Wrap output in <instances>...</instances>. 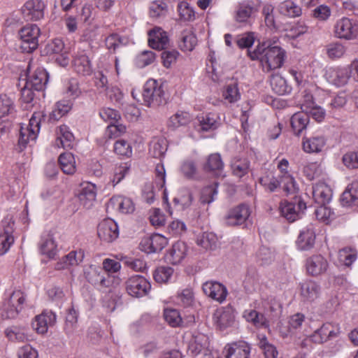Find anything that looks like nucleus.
<instances>
[{
    "label": "nucleus",
    "mask_w": 358,
    "mask_h": 358,
    "mask_svg": "<svg viewBox=\"0 0 358 358\" xmlns=\"http://www.w3.org/2000/svg\"><path fill=\"white\" fill-rule=\"evenodd\" d=\"M197 43L196 35L191 30H184L181 33L180 48L183 51H192Z\"/></svg>",
    "instance_id": "nucleus-58"
},
{
    "label": "nucleus",
    "mask_w": 358,
    "mask_h": 358,
    "mask_svg": "<svg viewBox=\"0 0 358 358\" xmlns=\"http://www.w3.org/2000/svg\"><path fill=\"white\" fill-rule=\"evenodd\" d=\"M15 111L14 100L7 94H0V119L13 115Z\"/></svg>",
    "instance_id": "nucleus-50"
},
{
    "label": "nucleus",
    "mask_w": 358,
    "mask_h": 358,
    "mask_svg": "<svg viewBox=\"0 0 358 358\" xmlns=\"http://www.w3.org/2000/svg\"><path fill=\"white\" fill-rule=\"evenodd\" d=\"M74 136L66 125H62L59 128L57 137L55 141V146L70 149L73 146Z\"/></svg>",
    "instance_id": "nucleus-38"
},
{
    "label": "nucleus",
    "mask_w": 358,
    "mask_h": 358,
    "mask_svg": "<svg viewBox=\"0 0 358 358\" xmlns=\"http://www.w3.org/2000/svg\"><path fill=\"white\" fill-rule=\"evenodd\" d=\"M72 106L73 103L69 100H62L57 102L50 114V117L55 120H59L71 110Z\"/></svg>",
    "instance_id": "nucleus-59"
},
{
    "label": "nucleus",
    "mask_w": 358,
    "mask_h": 358,
    "mask_svg": "<svg viewBox=\"0 0 358 358\" xmlns=\"http://www.w3.org/2000/svg\"><path fill=\"white\" fill-rule=\"evenodd\" d=\"M257 11L252 1H243L237 5L234 18L236 22L245 23L249 21L252 15Z\"/></svg>",
    "instance_id": "nucleus-32"
},
{
    "label": "nucleus",
    "mask_w": 358,
    "mask_h": 358,
    "mask_svg": "<svg viewBox=\"0 0 358 358\" xmlns=\"http://www.w3.org/2000/svg\"><path fill=\"white\" fill-rule=\"evenodd\" d=\"M208 338L202 334H198L193 336L188 345V351L197 355L201 353L207 346Z\"/></svg>",
    "instance_id": "nucleus-48"
},
{
    "label": "nucleus",
    "mask_w": 358,
    "mask_h": 358,
    "mask_svg": "<svg viewBox=\"0 0 358 358\" xmlns=\"http://www.w3.org/2000/svg\"><path fill=\"white\" fill-rule=\"evenodd\" d=\"M47 55L51 56L52 59L61 66H67L69 64V57L68 52L65 50L64 43L60 38H55L50 43H48L45 48Z\"/></svg>",
    "instance_id": "nucleus-8"
},
{
    "label": "nucleus",
    "mask_w": 358,
    "mask_h": 358,
    "mask_svg": "<svg viewBox=\"0 0 358 358\" xmlns=\"http://www.w3.org/2000/svg\"><path fill=\"white\" fill-rule=\"evenodd\" d=\"M2 227L3 231L0 233V256L8 252L14 243V222L10 220H3Z\"/></svg>",
    "instance_id": "nucleus-23"
},
{
    "label": "nucleus",
    "mask_w": 358,
    "mask_h": 358,
    "mask_svg": "<svg viewBox=\"0 0 358 358\" xmlns=\"http://www.w3.org/2000/svg\"><path fill=\"white\" fill-rule=\"evenodd\" d=\"M21 40L20 47L23 52H31L38 45L40 29L36 24H27L23 27L18 33Z\"/></svg>",
    "instance_id": "nucleus-4"
},
{
    "label": "nucleus",
    "mask_w": 358,
    "mask_h": 358,
    "mask_svg": "<svg viewBox=\"0 0 358 358\" xmlns=\"http://www.w3.org/2000/svg\"><path fill=\"white\" fill-rule=\"evenodd\" d=\"M316 234L313 224H309L300 230L295 241L296 248L299 251H308L315 244Z\"/></svg>",
    "instance_id": "nucleus-11"
},
{
    "label": "nucleus",
    "mask_w": 358,
    "mask_h": 358,
    "mask_svg": "<svg viewBox=\"0 0 358 358\" xmlns=\"http://www.w3.org/2000/svg\"><path fill=\"white\" fill-rule=\"evenodd\" d=\"M357 258V251L355 248L346 247L338 251V261L340 264L351 266Z\"/></svg>",
    "instance_id": "nucleus-49"
},
{
    "label": "nucleus",
    "mask_w": 358,
    "mask_h": 358,
    "mask_svg": "<svg viewBox=\"0 0 358 358\" xmlns=\"http://www.w3.org/2000/svg\"><path fill=\"white\" fill-rule=\"evenodd\" d=\"M97 234L103 242H113L119 236V227L117 222L111 218L103 219L97 227Z\"/></svg>",
    "instance_id": "nucleus-10"
},
{
    "label": "nucleus",
    "mask_w": 358,
    "mask_h": 358,
    "mask_svg": "<svg viewBox=\"0 0 358 358\" xmlns=\"http://www.w3.org/2000/svg\"><path fill=\"white\" fill-rule=\"evenodd\" d=\"M217 183L204 187L200 193L199 202L201 205H210L217 198Z\"/></svg>",
    "instance_id": "nucleus-54"
},
{
    "label": "nucleus",
    "mask_w": 358,
    "mask_h": 358,
    "mask_svg": "<svg viewBox=\"0 0 358 358\" xmlns=\"http://www.w3.org/2000/svg\"><path fill=\"white\" fill-rule=\"evenodd\" d=\"M85 258V252L82 250H72L63 256L55 264V269L57 271L70 270L80 265Z\"/></svg>",
    "instance_id": "nucleus-19"
},
{
    "label": "nucleus",
    "mask_w": 358,
    "mask_h": 358,
    "mask_svg": "<svg viewBox=\"0 0 358 358\" xmlns=\"http://www.w3.org/2000/svg\"><path fill=\"white\" fill-rule=\"evenodd\" d=\"M36 133L32 132L28 127L21 124L20 127V134L18 139V146L21 150L24 149L31 142H35L37 138Z\"/></svg>",
    "instance_id": "nucleus-60"
},
{
    "label": "nucleus",
    "mask_w": 358,
    "mask_h": 358,
    "mask_svg": "<svg viewBox=\"0 0 358 358\" xmlns=\"http://www.w3.org/2000/svg\"><path fill=\"white\" fill-rule=\"evenodd\" d=\"M327 144V139L323 135H315L303 137L302 149L306 153L313 154L321 152Z\"/></svg>",
    "instance_id": "nucleus-27"
},
{
    "label": "nucleus",
    "mask_w": 358,
    "mask_h": 358,
    "mask_svg": "<svg viewBox=\"0 0 358 358\" xmlns=\"http://www.w3.org/2000/svg\"><path fill=\"white\" fill-rule=\"evenodd\" d=\"M180 19L185 22H191L195 19V11L187 1H180L177 6Z\"/></svg>",
    "instance_id": "nucleus-62"
},
{
    "label": "nucleus",
    "mask_w": 358,
    "mask_h": 358,
    "mask_svg": "<svg viewBox=\"0 0 358 358\" xmlns=\"http://www.w3.org/2000/svg\"><path fill=\"white\" fill-rule=\"evenodd\" d=\"M248 55L252 60H259L266 72L280 68L286 57V52L282 48L265 47L264 44L257 45L252 52L248 51Z\"/></svg>",
    "instance_id": "nucleus-1"
},
{
    "label": "nucleus",
    "mask_w": 358,
    "mask_h": 358,
    "mask_svg": "<svg viewBox=\"0 0 358 358\" xmlns=\"http://www.w3.org/2000/svg\"><path fill=\"white\" fill-rule=\"evenodd\" d=\"M213 319L216 326L220 330H224L234 324L235 316L231 308H221L215 310Z\"/></svg>",
    "instance_id": "nucleus-28"
},
{
    "label": "nucleus",
    "mask_w": 358,
    "mask_h": 358,
    "mask_svg": "<svg viewBox=\"0 0 358 358\" xmlns=\"http://www.w3.org/2000/svg\"><path fill=\"white\" fill-rule=\"evenodd\" d=\"M166 244L167 239L164 236L155 234L143 238L139 244V248L147 254H151L161 251Z\"/></svg>",
    "instance_id": "nucleus-16"
},
{
    "label": "nucleus",
    "mask_w": 358,
    "mask_h": 358,
    "mask_svg": "<svg viewBox=\"0 0 358 358\" xmlns=\"http://www.w3.org/2000/svg\"><path fill=\"white\" fill-rule=\"evenodd\" d=\"M331 196V189L325 182H319L313 186V198L317 204L329 203Z\"/></svg>",
    "instance_id": "nucleus-34"
},
{
    "label": "nucleus",
    "mask_w": 358,
    "mask_h": 358,
    "mask_svg": "<svg viewBox=\"0 0 358 358\" xmlns=\"http://www.w3.org/2000/svg\"><path fill=\"white\" fill-rule=\"evenodd\" d=\"M315 210V215L320 222L325 224H329L336 217L335 213L329 207L326 206L325 204H319Z\"/></svg>",
    "instance_id": "nucleus-63"
},
{
    "label": "nucleus",
    "mask_w": 358,
    "mask_h": 358,
    "mask_svg": "<svg viewBox=\"0 0 358 358\" xmlns=\"http://www.w3.org/2000/svg\"><path fill=\"white\" fill-rule=\"evenodd\" d=\"M202 289L206 296L220 303L226 300L228 294L226 287L214 280L204 282L202 285Z\"/></svg>",
    "instance_id": "nucleus-18"
},
{
    "label": "nucleus",
    "mask_w": 358,
    "mask_h": 358,
    "mask_svg": "<svg viewBox=\"0 0 358 358\" xmlns=\"http://www.w3.org/2000/svg\"><path fill=\"white\" fill-rule=\"evenodd\" d=\"M156 60V54L152 50H143L135 58V64L138 68H144L153 64Z\"/></svg>",
    "instance_id": "nucleus-61"
},
{
    "label": "nucleus",
    "mask_w": 358,
    "mask_h": 358,
    "mask_svg": "<svg viewBox=\"0 0 358 358\" xmlns=\"http://www.w3.org/2000/svg\"><path fill=\"white\" fill-rule=\"evenodd\" d=\"M109 206L122 214H130L135 210L133 201L120 195L113 196L109 201Z\"/></svg>",
    "instance_id": "nucleus-33"
},
{
    "label": "nucleus",
    "mask_w": 358,
    "mask_h": 358,
    "mask_svg": "<svg viewBox=\"0 0 358 358\" xmlns=\"http://www.w3.org/2000/svg\"><path fill=\"white\" fill-rule=\"evenodd\" d=\"M96 197V187L92 182H83L79 193L78 199L80 204L84 208L89 209L92 207Z\"/></svg>",
    "instance_id": "nucleus-26"
},
{
    "label": "nucleus",
    "mask_w": 358,
    "mask_h": 358,
    "mask_svg": "<svg viewBox=\"0 0 358 358\" xmlns=\"http://www.w3.org/2000/svg\"><path fill=\"white\" fill-rule=\"evenodd\" d=\"M342 206H358V181H353L343 192L341 197Z\"/></svg>",
    "instance_id": "nucleus-37"
},
{
    "label": "nucleus",
    "mask_w": 358,
    "mask_h": 358,
    "mask_svg": "<svg viewBox=\"0 0 358 358\" xmlns=\"http://www.w3.org/2000/svg\"><path fill=\"white\" fill-rule=\"evenodd\" d=\"M6 337L11 342L21 343L28 340L26 329L18 326L8 327L5 329Z\"/></svg>",
    "instance_id": "nucleus-47"
},
{
    "label": "nucleus",
    "mask_w": 358,
    "mask_h": 358,
    "mask_svg": "<svg viewBox=\"0 0 358 358\" xmlns=\"http://www.w3.org/2000/svg\"><path fill=\"white\" fill-rule=\"evenodd\" d=\"M324 78L330 84L338 87H343L348 83L350 72L347 66L330 67L326 70Z\"/></svg>",
    "instance_id": "nucleus-12"
},
{
    "label": "nucleus",
    "mask_w": 358,
    "mask_h": 358,
    "mask_svg": "<svg viewBox=\"0 0 358 358\" xmlns=\"http://www.w3.org/2000/svg\"><path fill=\"white\" fill-rule=\"evenodd\" d=\"M45 8L43 0H28L22 7V13L27 20L37 21L43 18Z\"/></svg>",
    "instance_id": "nucleus-14"
},
{
    "label": "nucleus",
    "mask_w": 358,
    "mask_h": 358,
    "mask_svg": "<svg viewBox=\"0 0 358 358\" xmlns=\"http://www.w3.org/2000/svg\"><path fill=\"white\" fill-rule=\"evenodd\" d=\"M279 13L288 17H299L302 14L301 8L292 0H286L279 3Z\"/></svg>",
    "instance_id": "nucleus-42"
},
{
    "label": "nucleus",
    "mask_w": 358,
    "mask_h": 358,
    "mask_svg": "<svg viewBox=\"0 0 358 358\" xmlns=\"http://www.w3.org/2000/svg\"><path fill=\"white\" fill-rule=\"evenodd\" d=\"M303 173L308 180H312L322 176L324 169L318 162H309L303 166Z\"/></svg>",
    "instance_id": "nucleus-57"
},
{
    "label": "nucleus",
    "mask_w": 358,
    "mask_h": 358,
    "mask_svg": "<svg viewBox=\"0 0 358 358\" xmlns=\"http://www.w3.org/2000/svg\"><path fill=\"white\" fill-rule=\"evenodd\" d=\"M192 115L188 112L178 111L170 117L168 126L172 129H177L188 124L192 120Z\"/></svg>",
    "instance_id": "nucleus-52"
},
{
    "label": "nucleus",
    "mask_w": 358,
    "mask_h": 358,
    "mask_svg": "<svg viewBox=\"0 0 358 358\" xmlns=\"http://www.w3.org/2000/svg\"><path fill=\"white\" fill-rule=\"evenodd\" d=\"M199 128L203 131H211L220 126V117L216 113H203L197 116Z\"/></svg>",
    "instance_id": "nucleus-31"
},
{
    "label": "nucleus",
    "mask_w": 358,
    "mask_h": 358,
    "mask_svg": "<svg viewBox=\"0 0 358 358\" xmlns=\"http://www.w3.org/2000/svg\"><path fill=\"white\" fill-rule=\"evenodd\" d=\"M57 320V316L51 310H45L40 315L35 317L32 322L34 329L40 334H44L48 332L49 327H52Z\"/></svg>",
    "instance_id": "nucleus-21"
},
{
    "label": "nucleus",
    "mask_w": 358,
    "mask_h": 358,
    "mask_svg": "<svg viewBox=\"0 0 358 358\" xmlns=\"http://www.w3.org/2000/svg\"><path fill=\"white\" fill-rule=\"evenodd\" d=\"M193 200L194 195L192 191L187 188H182L173 199V202L176 205H180L182 210H185L190 207Z\"/></svg>",
    "instance_id": "nucleus-56"
},
{
    "label": "nucleus",
    "mask_w": 358,
    "mask_h": 358,
    "mask_svg": "<svg viewBox=\"0 0 358 358\" xmlns=\"http://www.w3.org/2000/svg\"><path fill=\"white\" fill-rule=\"evenodd\" d=\"M270 83L272 90L278 95L288 94L292 91V87L289 86L287 80L279 74L272 75Z\"/></svg>",
    "instance_id": "nucleus-44"
},
{
    "label": "nucleus",
    "mask_w": 358,
    "mask_h": 358,
    "mask_svg": "<svg viewBox=\"0 0 358 358\" xmlns=\"http://www.w3.org/2000/svg\"><path fill=\"white\" fill-rule=\"evenodd\" d=\"M222 96L225 103L234 104L241 97L238 84L233 83L226 85L222 91Z\"/></svg>",
    "instance_id": "nucleus-46"
},
{
    "label": "nucleus",
    "mask_w": 358,
    "mask_h": 358,
    "mask_svg": "<svg viewBox=\"0 0 358 358\" xmlns=\"http://www.w3.org/2000/svg\"><path fill=\"white\" fill-rule=\"evenodd\" d=\"M59 164L62 171L67 175H73L76 171L74 155L71 152H64L59 157Z\"/></svg>",
    "instance_id": "nucleus-45"
},
{
    "label": "nucleus",
    "mask_w": 358,
    "mask_h": 358,
    "mask_svg": "<svg viewBox=\"0 0 358 358\" xmlns=\"http://www.w3.org/2000/svg\"><path fill=\"white\" fill-rule=\"evenodd\" d=\"M39 252L49 259H54L58 252L57 244L52 235L48 234L41 238Z\"/></svg>",
    "instance_id": "nucleus-39"
},
{
    "label": "nucleus",
    "mask_w": 358,
    "mask_h": 358,
    "mask_svg": "<svg viewBox=\"0 0 358 358\" xmlns=\"http://www.w3.org/2000/svg\"><path fill=\"white\" fill-rule=\"evenodd\" d=\"M262 15L264 23L271 31H277L280 29L277 23L274 13V6L270 2H264L262 4Z\"/></svg>",
    "instance_id": "nucleus-36"
},
{
    "label": "nucleus",
    "mask_w": 358,
    "mask_h": 358,
    "mask_svg": "<svg viewBox=\"0 0 358 358\" xmlns=\"http://www.w3.org/2000/svg\"><path fill=\"white\" fill-rule=\"evenodd\" d=\"M49 75L45 69L38 67L29 75L26 84L31 86L35 91L43 90L48 82Z\"/></svg>",
    "instance_id": "nucleus-29"
},
{
    "label": "nucleus",
    "mask_w": 358,
    "mask_h": 358,
    "mask_svg": "<svg viewBox=\"0 0 358 358\" xmlns=\"http://www.w3.org/2000/svg\"><path fill=\"white\" fill-rule=\"evenodd\" d=\"M326 51L329 58L336 60L343 57L346 52V48L343 43L335 42L327 45Z\"/></svg>",
    "instance_id": "nucleus-64"
},
{
    "label": "nucleus",
    "mask_w": 358,
    "mask_h": 358,
    "mask_svg": "<svg viewBox=\"0 0 358 358\" xmlns=\"http://www.w3.org/2000/svg\"><path fill=\"white\" fill-rule=\"evenodd\" d=\"M84 274L87 281L98 289H101L110 285V275L102 273L96 266H90L85 270Z\"/></svg>",
    "instance_id": "nucleus-17"
},
{
    "label": "nucleus",
    "mask_w": 358,
    "mask_h": 358,
    "mask_svg": "<svg viewBox=\"0 0 358 358\" xmlns=\"http://www.w3.org/2000/svg\"><path fill=\"white\" fill-rule=\"evenodd\" d=\"M148 45L154 50H162L169 45V36L166 31L159 27H155L148 32Z\"/></svg>",
    "instance_id": "nucleus-15"
},
{
    "label": "nucleus",
    "mask_w": 358,
    "mask_h": 358,
    "mask_svg": "<svg viewBox=\"0 0 358 358\" xmlns=\"http://www.w3.org/2000/svg\"><path fill=\"white\" fill-rule=\"evenodd\" d=\"M142 95L144 103L148 107L156 108L166 103L164 86L154 79L145 83Z\"/></svg>",
    "instance_id": "nucleus-2"
},
{
    "label": "nucleus",
    "mask_w": 358,
    "mask_h": 358,
    "mask_svg": "<svg viewBox=\"0 0 358 358\" xmlns=\"http://www.w3.org/2000/svg\"><path fill=\"white\" fill-rule=\"evenodd\" d=\"M187 253V247L186 244L184 242L178 241L167 250L164 259L168 264L177 265L184 260Z\"/></svg>",
    "instance_id": "nucleus-25"
},
{
    "label": "nucleus",
    "mask_w": 358,
    "mask_h": 358,
    "mask_svg": "<svg viewBox=\"0 0 358 358\" xmlns=\"http://www.w3.org/2000/svg\"><path fill=\"white\" fill-rule=\"evenodd\" d=\"M294 133L299 136L305 130L309 123V116L301 111L294 113L290 120Z\"/></svg>",
    "instance_id": "nucleus-43"
},
{
    "label": "nucleus",
    "mask_w": 358,
    "mask_h": 358,
    "mask_svg": "<svg viewBox=\"0 0 358 358\" xmlns=\"http://www.w3.org/2000/svg\"><path fill=\"white\" fill-rule=\"evenodd\" d=\"M232 174L242 178L247 176L250 170V162L247 158L234 157L231 161Z\"/></svg>",
    "instance_id": "nucleus-40"
},
{
    "label": "nucleus",
    "mask_w": 358,
    "mask_h": 358,
    "mask_svg": "<svg viewBox=\"0 0 358 358\" xmlns=\"http://www.w3.org/2000/svg\"><path fill=\"white\" fill-rule=\"evenodd\" d=\"M224 350L226 358H249L251 347L247 342L238 341L228 343Z\"/></svg>",
    "instance_id": "nucleus-24"
},
{
    "label": "nucleus",
    "mask_w": 358,
    "mask_h": 358,
    "mask_svg": "<svg viewBox=\"0 0 358 358\" xmlns=\"http://www.w3.org/2000/svg\"><path fill=\"white\" fill-rule=\"evenodd\" d=\"M217 241L215 234L210 231H205L199 234L196 237V243L205 250H213Z\"/></svg>",
    "instance_id": "nucleus-53"
},
{
    "label": "nucleus",
    "mask_w": 358,
    "mask_h": 358,
    "mask_svg": "<svg viewBox=\"0 0 358 358\" xmlns=\"http://www.w3.org/2000/svg\"><path fill=\"white\" fill-rule=\"evenodd\" d=\"M131 168L129 162H120L113 164L109 171L110 182L115 187L128 174Z\"/></svg>",
    "instance_id": "nucleus-35"
},
{
    "label": "nucleus",
    "mask_w": 358,
    "mask_h": 358,
    "mask_svg": "<svg viewBox=\"0 0 358 358\" xmlns=\"http://www.w3.org/2000/svg\"><path fill=\"white\" fill-rule=\"evenodd\" d=\"M282 216L289 222H294L301 217L306 209V204L301 199H295L294 201H282L279 206Z\"/></svg>",
    "instance_id": "nucleus-7"
},
{
    "label": "nucleus",
    "mask_w": 358,
    "mask_h": 358,
    "mask_svg": "<svg viewBox=\"0 0 358 358\" xmlns=\"http://www.w3.org/2000/svg\"><path fill=\"white\" fill-rule=\"evenodd\" d=\"M243 316L248 322L252 323L255 327H268V322L265 316L255 310H245Z\"/></svg>",
    "instance_id": "nucleus-55"
},
{
    "label": "nucleus",
    "mask_w": 358,
    "mask_h": 358,
    "mask_svg": "<svg viewBox=\"0 0 358 358\" xmlns=\"http://www.w3.org/2000/svg\"><path fill=\"white\" fill-rule=\"evenodd\" d=\"M341 334L340 325L336 322H326L315 330L310 340L315 343H323L329 340L337 338Z\"/></svg>",
    "instance_id": "nucleus-9"
},
{
    "label": "nucleus",
    "mask_w": 358,
    "mask_h": 358,
    "mask_svg": "<svg viewBox=\"0 0 358 358\" xmlns=\"http://www.w3.org/2000/svg\"><path fill=\"white\" fill-rule=\"evenodd\" d=\"M73 66L75 71L82 76H90L92 73V65L84 50L78 48L73 57Z\"/></svg>",
    "instance_id": "nucleus-20"
},
{
    "label": "nucleus",
    "mask_w": 358,
    "mask_h": 358,
    "mask_svg": "<svg viewBox=\"0 0 358 358\" xmlns=\"http://www.w3.org/2000/svg\"><path fill=\"white\" fill-rule=\"evenodd\" d=\"M306 269L312 275H318L327 271L329 264L321 255H313L306 260Z\"/></svg>",
    "instance_id": "nucleus-30"
},
{
    "label": "nucleus",
    "mask_w": 358,
    "mask_h": 358,
    "mask_svg": "<svg viewBox=\"0 0 358 358\" xmlns=\"http://www.w3.org/2000/svg\"><path fill=\"white\" fill-rule=\"evenodd\" d=\"M127 293L136 298L148 295L151 289L150 282L143 275H134L125 282Z\"/></svg>",
    "instance_id": "nucleus-6"
},
{
    "label": "nucleus",
    "mask_w": 358,
    "mask_h": 358,
    "mask_svg": "<svg viewBox=\"0 0 358 358\" xmlns=\"http://www.w3.org/2000/svg\"><path fill=\"white\" fill-rule=\"evenodd\" d=\"M24 302V294L21 290H14L3 305L2 316L8 319L15 318L22 310Z\"/></svg>",
    "instance_id": "nucleus-5"
},
{
    "label": "nucleus",
    "mask_w": 358,
    "mask_h": 358,
    "mask_svg": "<svg viewBox=\"0 0 358 358\" xmlns=\"http://www.w3.org/2000/svg\"><path fill=\"white\" fill-rule=\"evenodd\" d=\"M321 295L320 285L313 280H305L300 283V296L304 302L313 303Z\"/></svg>",
    "instance_id": "nucleus-22"
},
{
    "label": "nucleus",
    "mask_w": 358,
    "mask_h": 358,
    "mask_svg": "<svg viewBox=\"0 0 358 358\" xmlns=\"http://www.w3.org/2000/svg\"><path fill=\"white\" fill-rule=\"evenodd\" d=\"M251 214L250 206L241 203L231 208L226 215V224L229 226H237L244 224Z\"/></svg>",
    "instance_id": "nucleus-13"
},
{
    "label": "nucleus",
    "mask_w": 358,
    "mask_h": 358,
    "mask_svg": "<svg viewBox=\"0 0 358 358\" xmlns=\"http://www.w3.org/2000/svg\"><path fill=\"white\" fill-rule=\"evenodd\" d=\"M167 141L162 137H155L150 143L149 154L154 158L161 159L167 150Z\"/></svg>",
    "instance_id": "nucleus-41"
},
{
    "label": "nucleus",
    "mask_w": 358,
    "mask_h": 358,
    "mask_svg": "<svg viewBox=\"0 0 358 358\" xmlns=\"http://www.w3.org/2000/svg\"><path fill=\"white\" fill-rule=\"evenodd\" d=\"M206 171L220 173L224 168V163L219 153L210 155L203 166Z\"/></svg>",
    "instance_id": "nucleus-51"
},
{
    "label": "nucleus",
    "mask_w": 358,
    "mask_h": 358,
    "mask_svg": "<svg viewBox=\"0 0 358 358\" xmlns=\"http://www.w3.org/2000/svg\"><path fill=\"white\" fill-rule=\"evenodd\" d=\"M334 33L337 38L352 41L358 38V22L343 17L338 19L334 27Z\"/></svg>",
    "instance_id": "nucleus-3"
}]
</instances>
